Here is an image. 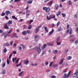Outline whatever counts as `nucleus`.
<instances>
[{"mask_svg": "<svg viewBox=\"0 0 78 78\" xmlns=\"http://www.w3.org/2000/svg\"><path fill=\"white\" fill-rule=\"evenodd\" d=\"M43 10L45 11L46 12H48L50 11V8L44 7L43 8Z\"/></svg>", "mask_w": 78, "mask_h": 78, "instance_id": "nucleus-1", "label": "nucleus"}, {"mask_svg": "<svg viewBox=\"0 0 78 78\" xmlns=\"http://www.w3.org/2000/svg\"><path fill=\"white\" fill-rule=\"evenodd\" d=\"M34 48L35 50H36L38 53H41V49L40 48L37 47H35Z\"/></svg>", "mask_w": 78, "mask_h": 78, "instance_id": "nucleus-2", "label": "nucleus"}, {"mask_svg": "<svg viewBox=\"0 0 78 78\" xmlns=\"http://www.w3.org/2000/svg\"><path fill=\"white\" fill-rule=\"evenodd\" d=\"M10 24L8 22L6 23V24L5 25V26L4 27V28L5 29H9V26H10Z\"/></svg>", "mask_w": 78, "mask_h": 78, "instance_id": "nucleus-3", "label": "nucleus"}, {"mask_svg": "<svg viewBox=\"0 0 78 78\" xmlns=\"http://www.w3.org/2000/svg\"><path fill=\"white\" fill-rule=\"evenodd\" d=\"M78 75V69L76 70V72L73 74V78H74L76 76Z\"/></svg>", "mask_w": 78, "mask_h": 78, "instance_id": "nucleus-4", "label": "nucleus"}, {"mask_svg": "<svg viewBox=\"0 0 78 78\" xmlns=\"http://www.w3.org/2000/svg\"><path fill=\"white\" fill-rule=\"evenodd\" d=\"M24 64H26V65H28L29 64V61L28 60L25 61V60H23Z\"/></svg>", "mask_w": 78, "mask_h": 78, "instance_id": "nucleus-5", "label": "nucleus"}, {"mask_svg": "<svg viewBox=\"0 0 78 78\" xmlns=\"http://www.w3.org/2000/svg\"><path fill=\"white\" fill-rule=\"evenodd\" d=\"M41 26H39L37 28H36V29L35 30V33H37L38 31H39V29L40 28H41Z\"/></svg>", "mask_w": 78, "mask_h": 78, "instance_id": "nucleus-6", "label": "nucleus"}, {"mask_svg": "<svg viewBox=\"0 0 78 78\" xmlns=\"http://www.w3.org/2000/svg\"><path fill=\"white\" fill-rule=\"evenodd\" d=\"M69 76L68 74H66V73H65L64 74V76L63 77H62V78H68V77Z\"/></svg>", "mask_w": 78, "mask_h": 78, "instance_id": "nucleus-7", "label": "nucleus"}, {"mask_svg": "<svg viewBox=\"0 0 78 78\" xmlns=\"http://www.w3.org/2000/svg\"><path fill=\"white\" fill-rule=\"evenodd\" d=\"M47 44H44L43 46L41 47V49L42 50H44V49H45V47H46L47 46Z\"/></svg>", "mask_w": 78, "mask_h": 78, "instance_id": "nucleus-8", "label": "nucleus"}, {"mask_svg": "<svg viewBox=\"0 0 78 78\" xmlns=\"http://www.w3.org/2000/svg\"><path fill=\"white\" fill-rule=\"evenodd\" d=\"M49 17H50L51 19H54L56 17L55 15H50L49 16Z\"/></svg>", "mask_w": 78, "mask_h": 78, "instance_id": "nucleus-9", "label": "nucleus"}, {"mask_svg": "<svg viewBox=\"0 0 78 78\" xmlns=\"http://www.w3.org/2000/svg\"><path fill=\"white\" fill-rule=\"evenodd\" d=\"M53 1H51V2H49L48 4H47V5L48 6H51V5H52L53 4Z\"/></svg>", "mask_w": 78, "mask_h": 78, "instance_id": "nucleus-10", "label": "nucleus"}, {"mask_svg": "<svg viewBox=\"0 0 78 78\" xmlns=\"http://www.w3.org/2000/svg\"><path fill=\"white\" fill-rule=\"evenodd\" d=\"M64 58L62 59L59 62V64L60 65H61L62 63H63V61H64Z\"/></svg>", "mask_w": 78, "mask_h": 78, "instance_id": "nucleus-11", "label": "nucleus"}, {"mask_svg": "<svg viewBox=\"0 0 78 78\" xmlns=\"http://www.w3.org/2000/svg\"><path fill=\"white\" fill-rule=\"evenodd\" d=\"M53 32H54V30L53 29H52L51 31L49 33L48 36H51V34H52Z\"/></svg>", "mask_w": 78, "mask_h": 78, "instance_id": "nucleus-12", "label": "nucleus"}, {"mask_svg": "<svg viewBox=\"0 0 78 78\" xmlns=\"http://www.w3.org/2000/svg\"><path fill=\"white\" fill-rule=\"evenodd\" d=\"M34 37L35 39H38L40 38V36L39 35H34Z\"/></svg>", "mask_w": 78, "mask_h": 78, "instance_id": "nucleus-13", "label": "nucleus"}, {"mask_svg": "<svg viewBox=\"0 0 78 78\" xmlns=\"http://www.w3.org/2000/svg\"><path fill=\"white\" fill-rule=\"evenodd\" d=\"M5 13H6V14L7 15H8L9 14H11V12L9 11L8 10V11H5Z\"/></svg>", "mask_w": 78, "mask_h": 78, "instance_id": "nucleus-14", "label": "nucleus"}, {"mask_svg": "<svg viewBox=\"0 0 78 78\" xmlns=\"http://www.w3.org/2000/svg\"><path fill=\"white\" fill-rule=\"evenodd\" d=\"M33 2V1L32 0H29L27 1V4H31Z\"/></svg>", "mask_w": 78, "mask_h": 78, "instance_id": "nucleus-15", "label": "nucleus"}, {"mask_svg": "<svg viewBox=\"0 0 78 78\" xmlns=\"http://www.w3.org/2000/svg\"><path fill=\"white\" fill-rule=\"evenodd\" d=\"M22 34H23V35H26V34H27V31H24L22 33Z\"/></svg>", "mask_w": 78, "mask_h": 78, "instance_id": "nucleus-16", "label": "nucleus"}, {"mask_svg": "<svg viewBox=\"0 0 78 78\" xmlns=\"http://www.w3.org/2000/svg\"><path fill=\"white\" fill-rule=\"evenodd\" d=\"M70 31L69 32V34L70 35H71L72 34V29L70 28L69 30Z\"/></svg>", "mask_w": 78, "mask_h": 78, "instance_id": "nucleus-17", "label": "nucleus"}, {"mask_svg": "<svg viewBox=\"0 0 78 78\" xmlns=\"http://www.w3.org/2000/svg\"><path fill=\"white\" fill-rule=\"evenodd\" d=\"M62 30V27H60L58 28V30H57V31H61Z\"/></svg>", "mask_w": 78, "mask_h": 78, "instance_id": "nucleus-18", "label": "nucleus"}, {"mask_svg": "<svg viewBox=\"0 0 78 78\" xmlns=\"http://www.w3.org/2000/svg\"><path fill=\"white\" fill-rule=\"evenodd\" d=\"M61 14V12L60 11H59L57 13L56 15L57 16H59L60 14Z\"/></svg>", "mask_w": 78, "mask_h": 78, "instance_id": "nucleus-19", "label": "nucleus"}, {"mask_svg": "<svg viewBox=\"0 0 78 78\" xmlns=\"http://www.w3.org/2000/svg\"><path fill=\"white\" fill-rule=\"evenodd\" d=\"M67 3V4H68L69 5H72V2H71L70 1H68Z\"/></svg>", "mask_w": 78, "mask_h": 78, "instance_id": "nucleus-20", "label": "nucleus"}, {"mask_svg": "<svg viewBox=\"0 0 78 78\" xmlns=\"http://www.w3.org/2000/svg\"><path fill=\"white\" fill-rule=\"evenodd\" d=\"M12 19H15V20H17V17H16V16H12Z\"/></svg>", "mask_w": 78, "mask_h": 78, "instance_id": "nucleus-21", "label": "nucleus"}, {"mask_svg": "<svg viewBox=\"0 0 78 78\" xmlns=\"http://www.w3.org/2000/svg\"><path fill=\"white\" fill-rule=\"evenodd\" d=\"M17 59V57H15V58H13L12 60L13 62H15V61Z\"/></svg>", "mask_w": 78, "mask_h": 78, "instance_id": "nucleus-22", "label": "nucleus"}, {"mask_svg": "<svg viewBox=\"0 0 78 78\" xmlns=\"http://www.w3.org/2000/svg\"><path fill=\"white\" fill-rule=\"evenodd\" d=\"M7 52V49H6V48H5L3 50V52L4 53H6Z\"/></svg>", "mask_w": 78, "mask_h": 78, "instance_id": "nucleus-23", "label": "nucleus"}, {"mask_svg": "<svg viewBox=\"0 0 78 78\" xmlns=\"http://www.w3.org/2000/svg\"><path fill=\"white\" fill-rule=\"evenodd\" d=\"M44 29L45 30V31H46V33H48V29H47V27H45L44 28Z\"/></svg>", "mask_w": 78, "mask_h": 78, "instance_id": "nucleus-24", "label": "nucleus"}, {"mask_svg": "<svg viewBox=\"0 0 78 78\" xmlns=\"http://www.w3.org/2000/svg\"><path fill=\"white\" fill-rule=\"evenodd\" d=\"M47 45H48V46H52L53 45V44H51L50 43H48L47 44Z\"/></svg>", "mask_w": 78, "mask_h": 78, "instance_id": "nucleus-25", "label": "nucleus"}, {"mask_svg": "<svg viewBox=\"0 0 78 78\" xmlns=\"http://www.w3.org/2000/svg\"><path fill=\"white\" fill-rule=\"evenodd\" d=\"M12 37H15L16 38H17V37H18V36H17V34L16 33L14 34Z\"/></svg>", "mask_w": 78, "mask_h": 78, "instance_id": "nucleus-26", "label": "nucleus"}, {"mask_svg": "<svg viewBox=\"0 0 78 78\" xmlns=\"http://www.w3.org/2000/svg\"><path fill=\"white\" fill-rule=\"evenodd\" d=\"M55 8L56 9H57L59 8V5L57 4H56L55 5Z\"/></svg>", "mask_w": 78, "mask_h": 78, "instance_id": "nucleus-27", "label": "nucleus"}, {"mask_svg": "<svg viewBox=\"0 0 78 78\" xmlns=\"http://www.w3.org/2000/svg\"><path fill=\"white\" fill-rule=\"evenodd\" d=\"M75 40V38H73L72 39H71L70 40V41L71 42H74V41Z\"/></svg>", "mask_w": 78, "mask_h": 78, "instance_id": "nucleus-28", "label": "nucleus"}, {"mask_svg": "<svg viewBox=\"0 0 78 78\" xmlns=\"http://www.w3.org/2000/svg\"><path fill=\"white\" fill-rule=\"evenodd\" d=\"M12 54L11 53L9 55V59H10L11 58V57H12Z\"/></svg>", "mask_w": 78, "mask_h": 78, "instance_id": "nucleus-29", "label": "nucleus"}, {"mask_svg": "<svg viewBox=\"0 0 78 78\" xmlns=\"http://www.w3.org/2000/svg\"><path fill=\"white\" fill-rule=\"evenodd\" d=\"M21 65H22V63H20L19 64H17L16 65V67H19V66H21Z\"/></svg>", "mask_w": 78, "mask_h": 78, "instance_id": "nucleus-30", "label": "nucleus"}, {"mask_svg": "<svg viewBox=\"0 0 78 78\" xmlns=\"http://www.w3.org/2000/svg\"><path fill=\"white\" fill-rule=\"evenodd\" d=\"M58 51L57 50L54 51L53 52V53H54V54H56V53H58Z\"/></svg>", "mask_w": 78, "mask_h": 78, "instance_id": "nucleus-31", "label": "nucleus"}, {"mask_svg": "<svg viewBox=\"0 0 78 78\" xmlns=\"http://www.w3.org/2000/svg\"><path fill=\"white\" fill-rule=\"evenodd\" d=\"M62 16L63 17V18L66 17V14L64 13H62Z\"/></svg>", "mask_w": 78, "mask_h": 78, "instance_id": "nucleus-32", "label": "nucleus"}, {"mask_svg": "<svg viewBox=\"0 0 78 78\" xmlns=\"http://www.w3.org/2000/svg\"><path fill=\"white\" fill-rule=\"evenodd\" d=\"M20 45V46H22L23 49H24L25 48V45H23V44H21Z\"/></svg>", "mask_w": 78, "mask_h": 78, "instance_id": "nucleus-33", "label": "nucleus"}, {"mask_svg": "<svg viewBox=\"0 0 78 78\" xmlns=\"http://www.w3.org/2000/svg\"><path fill=\"white\" fill-rule=\"evenodd\" d=\"M32 28V26L31 25H29V27H28V29H30Z\"/></svg>", "mask_w": 78, "mask_h": 78, "instance_id": "nucleus-34", "label": "nucleus"}, {"mask_svg": "<svg viewBox=\"0 0 78 78\" xmlns=\"http://www.w3.org/2000/svg\"><path fill=\"white\" fill-rule=\"evenodd\" d=\"M72 59V56H69L68 57V60H70Z\"/></svg>", "mask_w": 78, "mask_h": 78, "instance_id": "nucleus-35", "label": "nucleus"}, {"mask_svg": "<svg viewBox=\"0 0 78 78\" xmlns=\"http://www.w3.org/2000/svg\"><path fill=\"white\" fill-rule=\"evenodd\" d=\"M57 66H58V64H55L53 66V67H54V68H56V67H57Z\"/></svg>", "mask_w": 78, "mask_h": 78, "instance_id": "nucleus-36", "label": "nucleus"}, {"mask_svg": "<svg viewBox=\"0 0 78 78\" xmlns=\"http://www.w3.org/2000/svg\"><path fill=\"white\" fill-rule=\"evenodd\" d=\"M68 51V49H66L64 51V53L65 54H66L67 53V52Z\"/></svg>", "mask_w": 78, "mask_h": 78, "instance_id": "nucleus-37", "label": "nucleus"}, {"mask_svg": "<svg viewBox=\"0 0 78 78\" xmlns=\"http://www.w3.org/2000/svg\"><path fill=\"white\" fill-rule=\"evenodd\" d=\"M5 46H7L8 47V46H10V44H9V43H6L5 44Z\"/></svg>", "mask_w": 78, "mask_h": 78, "instance_id": "nucleus-38", "label": "nucleus"}, {"mask_svg": "<svg viewBox=\"0 0 78 78\" xmlns=\"http://www.w3.org/2000/svg\"><path fill=\"white\" fill-rule=\"evenodd\" d=\"M9 36V35L8 34H6L5 35H4V37L5 38L7 36Z\"/></svg>", "mask_w": 78, "mask_h": 78, "instance_id": "nucleus-39", "label": "nucleus"}, {"mask_svg": "<svg viewBox=\"0 0 78 78\" xmlns=\"http://www.w3.org/2000/svg\"><path fill=\"white\" fill-rule=\"evenodd\" d=\"M18 48L19 49V50H20V51H22V47H21V46H19Z\"/></svg>", "mask_w": 78, "mask_h": 78, "instance_id": "nucleus-40", "label": "nucleus"}, {"mask_svg": "<svg viewBox=\"0 0 78 78\" xmlns=\"http://www.w3.org/2000/svg\"><path fill=\"white\" fill-rule=\"evenodd\" d=\"M57 42V44L58 45H61V42Z\"/></svg>", "mask_w": 78, "mask_h": 78, "instance_id": "nucleus-41", "label": "nucleus"}, {"mask_svg": "<svg viewBox=\"0 0 78 78\" xmlns=\"http://www.w3.org/2000/svg\"><path fill=\"white\" fill-rule=\"evenodd\" d=\"M5 13L4 12H2L1 15L2 16H5Z\"/></svg>", "mask_w": 78, "mask_h": 78, "instance_id": "nucleus-42", "label": "nucleus"}, {"mask_svg": "<svg viewBox=\"0 0 78 78\" xmlns=\"http://www.w3.org/2000/svg\"><path fill=\"white\" fill-rule=\"evenodd\" d=\"M7 63L8 64H9L10 62H9V59H7Z\"/></svg>", "mask_w": 78, "mask_h": 78, "instance_id": "nucleus-43", "label": "nucleus"}, {"mask_svg": "<svg viewBox=\"0 0 78 78\" xmlns=\"http://www.w3.org/2000/svg\"><path fill=\"white\" fill-rule=\"evenodd\" d=\"M5 73H6V71L5 70H4L2 71V74L4 75V74H5Z\"/></svg>", "mask_w": 78, "mask_h": 78, "instance_id": "nucleus-44", "label": "nucleus"}, {"mask_svg": "<svg viewBox=\"0 0 78 78\" xmlns=\"http://www.w3.org/2000/svg\"><path fill=\"white\" fill-rule=\"evenodd\" d=\"M8 23H9V24H10V25L11 24H12V21L11 20H9L8 22Z\"/></svg>", "mask_w": 78, "mask_h": 78, "instance_id": "nucleus-45", "label": "nucleus"}, {"mask_svg": "<svg viewBox=\"0 0 78 78\" xmlns=\"http://www.w3.org/2000/svg\"><path fill=\"white\" fill-rule=\"evenodd\" d=\"M51 78H56V77L54 75H52L51 76Z\"/></svg>", "mask_w": 78, "mask_h": 78, "instance_id": "nucleus-46", "label": "nucleus"}, {"mask_svg": "<svg viewBox=\"0 0 78 78\" xmlns=\"http://www.w3.org/2000/svg\"><path fill=\"white\" fill-rule=\"evenodd\" d=\"M59 37H57V40L56 41V42H58V41L59 40Z\"/></svg>", "mask_w": 78, "mask_h": 78, "instance_id": "nucleus-47", "label": "nucleus"}, {"mask_svg": "<svg viewBox=\"0 0 78 78\" xmlns=\"http://www.w3.org/2000/svg\"><path fill=\"white\" fill-rule=\"evenodd\" d=\"M47 19L48 20H51V18L49 17L48 16H47Z\"/></svg>", "mask_w": 78, "mask_h": 78, "instance_id": "nucleus-48", "label": "nucleus"}, {"mask_svg": "<svg viewBox=\"0 0 78 78\" xmlns=\"http://www.w3.org/2000/svg\"><path fill=\"white\" fill-rule=\"evenodd\" d=\"M68 69V68H66L65 70L63 72L64 73H66L67 72V69Z\"/></svg>", "mask_w": 78, "mask_h": 78, "instance_id": "nucleus-49", "label": "nucleus"}, {"mask_svg": "<svg viewBox=\"0 0 78 78\" xmlns=\"http://www.w3.org/2000/svg\"><path fill=\"white\" fill-rule=\"evenodd\" d=\"M17 53V52H16V51H14L12 52V54H14L15 55H16Z\"/></svg>", "mask_w": 78, "mask_h": 78, "instance_id": "nucleus-50", "label": "nucleus"}, {"mask_svg": "<svg viewBox=\"0 0 78 78\" xmlns=\"http://www.w3.org/2000/svg\"><path fill=\"white\" fill-rule=\"evenodd\" d=\"M45 53V51H43L42 54V56H43Z\"/></svg>", "mask_w": 78, "mask_h": 78, "instance_id": "nucleus-51", "label": "nucleus"}, {"mask_svg": "<svg viewBox=\"0 0 78 78\" xmlns=\"http://www.w3.org/2000/svg\"><path fill=\"white\" fill-rule=\"evenodd\" d=\"M60 24V23L59 22H58L57 24L56 25L57 27H58V26H59V25Z\"/></svg>", "mask_w": 78, "mask_h": 78, "instance_id": "nucleus-52", "label": "nucleus"}, {"mask_svg": "<svg viewBox=\"0 0 78 78\" xmlns=\"http://www.w3.org/2000/svg\"><path fill=\"white\" fill-rule=\"evenodd\" d=\"M19 58H18V59L16 62V63H18V62H19Z\"/></svg>", "mask_w": 78, "mask_h": 78, "instance_id": "nucleus-53", "label": "nucleus"}, {"mask_svg": "<svg viewBox=\"0 0 78 78\" xmlns=\"http://www.w3.org/2000/svg\"><path fill=\"white\" fill-rule=\"evenodd\" d=\"M33 22V20H31L30 21V22L29 23V24H31V23H32V22Z\"/></svg>", "mask_w": 78, "mask_h": 78, "instance_id": "nucleus-54", "label": "nucleus"}, {"mask_svg": "<svg viewBox=\"0 0 78 78\" xmlns=\"http://www.w3.org/2000/svg\"><path fill=\"white\" fill-rule=\"evenodd\" d=\"M53 62H51L50 63V64L49 65V66L50 67H51V66L52 65V64H53Z\"/></svg>", "mask_w": 78, "mask_h": 78, "instance_id": "nucleus-55", "label": "nucleus"}, {"mask_svg": "<svg viewBox=\"0 0 78 78\" xmlns=\"http://www.w3.org/2000/svg\"><path fill=\"white\" fill-rule=\"evenodd\" d=\"M5 62H4L3 64H2V67H4L5 66Z\"/></svg>", "mask_w": 78, "mask_h": 78, "instance_id": "nucleus-56", "label": "nucleus"}, {"mask_svg": "<svg viewBox=\"0 0 78 78\" xmlns=\"http://www.w3.org/2000/svg\"><path fill=\"white\" fill-rule=\"evenodd\" d=\"M22 73H23V72H20L19 74V76H20L22 74Z\"/></svg>", "mask_w": 78, "mask_h": 78, "instance_id": "nucleus-57", "label": "nucleus"}, {"mask_svg": "<svg viewBox=\"0 0 78 78\" xmlns=\"http://www.w3.org/2000/svg\"><path fill=\"white\" fill-rule=\"evenodd\" d=\"M69 24H68L67 26V29H69Z\"/></svg>", "mask_w": 78, "mask_h": 78, "instance_id": "nucleus-58", "label": "nucleus"}, {"mask_svg": "<svg viewBox=\"0 0 78 78\" xmlns=\"http://www.w3.org/2000/svg\"><path fill=\"white\" fill-rule=\"evenodd\" d=\"M45 65H47L48 64V62H45Z\"/></svg>", "mask_w": 78, "mask_h": 78, "instance_id": "nucleus-59", "label": "nucleus"}, {"mask_svg": "<svg viewBox=\"0 0 78 78\" xmlns=\"http://www.w3.org/2000/svg\"><path fill=\"white\" fill-rule=\"evenodd\" d=\"M26 12L27 13H29V12H30V11L28 10H27Z\"/></svg>", "mask_w": 78, "mask_h": 78, "instance_id": "nucleus-60", "label": "nucleus"}, {"mask_svg": "<svg viewBox=\"0 0 78 78\" xmlns=\"http://www.w3.org/2000/svg\"><path fill=\"white\" fill-rule=\"evenodd\" d=\"M27 33H28V34H29V33H30V30H27Z\"/></svg>", "mask_w": 78, "mask_h": 78, "instance_id": "nucleus-61", "label": "nucleus"}, {"mask_svg": "<svg viewBox=\"0 0 78 78\" xmlns=\"http://www.w3.org/2000/svg\"><path fill=\"white\" fill-rule=\"evenodd\" d=\"M70 73H71V71H70L68 73V75L69 76L70 75Z\"/></svg>", "mask_w": 78, "mask_h": 78, "instance_id": "nucleus-62", "label": "nucleus"}, {"mask_svg": "<svg viewBox=\"0 0 78 78\" xmlns=\"http://www.w3.org/2000/svg\"><path fill=\"white\" fill-rule=\"evenodd\" d=\"M74 17L75 18H76H76H77V16L75 14L74 15Z\"/></svg>", "mask_w": 78, "mask_h": 78, "instance_id": "nucleus-63", "label": "nucleus"}, {"mask_svg": "<svg viewBox=\"0 0 78 78\" xmlns=\"http://www.w3.org/2000/svg\"><path fill=\"white\" fill-rule=\"evenodd\" d=\"M76 31L78 32V27L76 28Z\"/></svg>", "mask_w": 78, "mask_h": 78, "instance_id": "nucleus-64", "label": "nucleus"}]
</instances>
